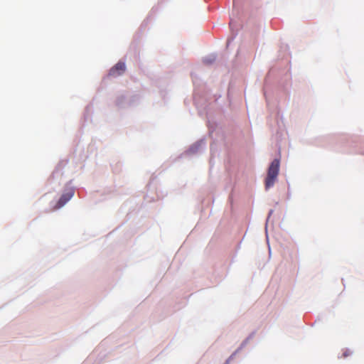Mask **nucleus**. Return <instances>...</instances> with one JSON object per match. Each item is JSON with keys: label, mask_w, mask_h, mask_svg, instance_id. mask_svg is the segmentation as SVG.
I'll return each mask as SVG.
<instances>
[{"label": "nucleus", "mask_w": 364, "mask_h": 364, "mask_svg": "<svg viewBox=\"0 0 364 364\" xmlns=\"http://www.w3.org/2000/svg\"><path fill=\"white\" fill-rule=\"evenodd\" d=\"M279 160L276 159L272 161L267 171V176L265 178V188L267 190L274 186L279 175Z\"/></svg>", "instance_id": "f257e3e1"}, {"label": "nucleus", "mask_w": 364, "mask_h": 364, "mask_svg": "<svg viewBox=\"0 0 364 364\" xmlns=\"http://www.w3.org/2000/svg\"><path fill=\"white\" fill-rule=\"evenodd\" d=\"M126 69L124 63L119 62L109 72V75L112 77H117L121 75Z\"/></svg>", "instance_id": "f03ea898"}, {"label": "nucleus", "mask_w": 364, "mask_h": 364, "mask_svg": "<svg viewBox=\"0 0 364 364\" xmlns=\"http://www.w3.org/2000/svg\"><path fill=\"white\" fill-rule=\"evenodd\" d=\"M73 195V193L63 194L58 201L57 208H59L63 206L72 198Z\"/></svg>", "instance_id": "7ed1b4c3"}, {"label": "nucleus", "mask_w": 364, "mask_h": 364, "mask_svg": "<svg viewBox=\"0 0 364 364\" xmlns=\"http://www.w3.org/2000/svg\"><path fill=\"white\" fill-rule=\"evenodd\" d=\"M215 60V57H210V58H205L203 60V62L205 64L209 65V64H211L212 63H213Z\"/></svg>", "instance_id": "20e7f679"}]
</instances>
